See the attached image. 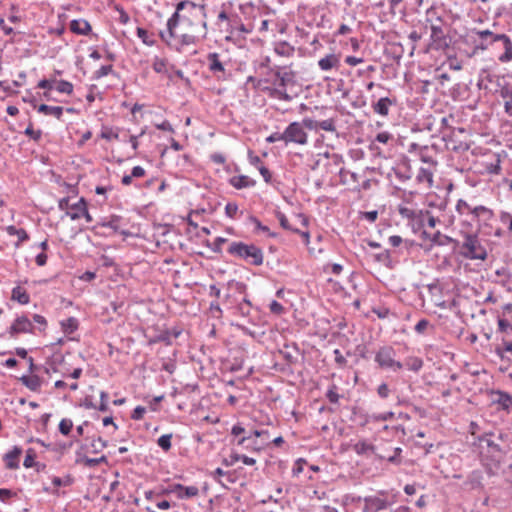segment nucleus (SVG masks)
Returning a JSON list of instances; mask_svg holds the SVG:
<instances>
[{
	"label": "nucleus",
	"instance_id": "nucleus-1",
	"mask_svg": "<svg viewBox=\"0 0 512 512\" xmlns=\"http://www.w3.org/2000/svg\"><path fill=\"white\" fill-rule=\"evenodd\" d=\"M182 11L189 12L197 22L195 26L199 34L203 37L207 34V21H206V9L203 4H196L191 1H181L177 4L176 10L173 15L167 21V33H160L161 38L170 45V39L174 37V29L177 27L180 20V13Z\"/></svg>",
	"mask_w": 512,
	"mask_h": 512
},
{
	"label": "nucleus",
	"instance_id": "nucleus-2",
	"mask_svg": "<svg viewBox=\"0 0 512 512\" xmlns=\"http://www.w3.org/2000/svg\"><path fill=\"white\" fill-rule=\"evenodd\" d=\"M228 253L254 266H260L264 261L263 251L259 247L241 241L232 242L229 245Z\"/></svg>",
	"mask_w": 512,
	"mask_h": 512
},
{
	"label": "nucleus",
	"instance_id": "nucleus-3",
	"mask_svg": "<svg viewBox=\"0 0 512 512\" xmlns=\"http://www.w3.org/2000/svg\"><path fill=\"white\" fill-rule=\"evenodd\" d=\"M461 255L470 260H485L487 251L481 244L478 235L475 233H465L464 241L461 245Z\"/></svg>",
	"mask_w": 512,
	"mask_h": 512
},
{
	"label": "nucleus",
	"instance_id": "nucleus-4",
	"mask_svg": "<svg viewBox=\"0 0 512 512\" xmlns=\"http://www.w3.org/2000/svg\"><path fill=\"white\" fill-rule=\"evenodd\" d=\"M455 209L460 216L470 217L473 221H487L493 216L492 210L488 207L483 205L472 206L463 199L457 201Z\"/></svg>",
	"mask_w": 512,
	"mask_h": 512
},
{
	"label": "nucleus",
	"instance_id": "nucleus-5",
	"mask_svg": "<svg viewBox=\"0 0 512 512\" xmlns=\"http://www.w3.org/2000/svg\"><path fill=\"white\" fill-rule=\"evenodd\" d=\"M375 362L383 369L396 372L403 368V364L395 360V350L390 346L381 347L376 355Z\"/></svg>",
	"mask_w": 512,
	"mask_h": 512
},
{
	"label": "nucleus",
	"instance_id": "nucleus-6",
	"mask_svg": "<svg viewBox=\"0 0 512 512\" xmlns=\"http://www.w3.org/2000/svg\"><path fill=\"white\" fill-rule=\"evenodd\" d=\"M285 145L297 144L306 145L308 143V134L300 122L294 121L290 123L284 130Z\"/></svg>",
	"mask_w": 512,
	"mask_h": 512
},
{
	"label": "nucleus",
	"instance_id": "nucleus-7",
	"mask_svg": "<svg viewBox=\"0 0 512 512\" xmlns=\"http://www.w3.org/2000/svg\"><path fill=\"white\" fill-rule=\"evenodd\" d=\"M500 163L501 160L498 153H488L476 165L479 167L478 171L481 174L498 175L501 172Z\"/></svg>",
	"mask_w": 512,
	"mask_h": 512
},
{
	"label": "nucleus",
	"instance_id": "nucleus-8",
	"mask_svg": "<svg viewBox=\"0 0 512 512\" xmlns=\"http://www.w3.org/2000/svg\"><path fill=\"white\" fill-rule=\"evenodd\" d=\"M390 503L379 495L367 496L363 499L362 512H384Z\"/></svg>",
	"mask_w": 512,
	"mask_h": 512
},
{
	"label": "nucleus",
	"instance_id": "nucleus-9",
	"mask_svg": "<svg viewBox=\"0 0 512 512\" xmlns=\"http://www.w3.org/2000/svg\"><path fill=\"white\" fill-rule=\"evenodd\" d=\"M33 325L32 322L24 315L18 316L9 329V334L11 337H16L18 334L22 333H32Z\"/></svg>",
	"mask_w": 512,
	"mask_h": 512
},
{
	"label": "nucleus",
	"instance_id": "nucleus-10",
	"mask_svg": "<svg viewBox=\"0 0 512 512\" xmlns=\"http://www.w3.org/2000/svg\"><path fill=\"white\" fill-rule=\"evenodd\" d=\"M494 41L500 42L504 50L502 54L498 56V60L501 63H509L512 61V40L506 34L496 35Z\"/></svg>",
	"mask_w": 512,
	"mask_h": 512
},
{
	"label": "nucleus",
	"instance_id": "nucleus-11",
	"mask_svg": "<svg viewBox=\"0 0 512 512\" xmlns=\"http://www.w3.org/2000/svg\"><path fill=\"white\" fill-rule=\"evenodd\" d=\"M172 492L176 493L180 499H188L197 496L199 490L196 486H183L181 484H173Z\"/></svg>",
	"mask_w": 512,
	"mask_h": 512
},
{
	"label": "nucleus",
	"instance_id": "nucleus-12",
	"mask_svg": "<svg viewBox=\"0 0 512 512\" xmlns=\"http://www.w3.org/2000/svg\"><path fill=\"white\" fill-rule=\"evenodd\" d=\"M340 65V58L334 53H330L318 61V66L322 71H329L333 68H338Z\"/></svg>",
	"mask_w": 512,
	"mask_h": 512
},
{
	"label": "nucleus",
	"instance_id": "nucleus-13",
	"mask_svg": "<svg viewBox=\"0 0 512 512\" xmlns=\"http://www.w3.org/2000/svg\"><path fill=\"white\" fill-rule=\"evenodd\" d=\"M91 25L85 19H74L70 22V30L78 35H88L91 32Z\"/></svg>",
	"mask_w": 512,
	"mask_h": 512
},
{
	"label": "nucleus",
	"instance_id": "nucleus-14",
	"mask_svg": "<svg viewBox=\"0 0 512 512\" xmlns=\"http://www.w3.org/2000/svg\"><path fill=\"white\" fill-rule=\"evenodd\" d=\"M416 181L419 184L425 185L426 188H431L433 186V171L429 168L421 167L416 175Z\"/></svg>",
	"mask_w": 512,
	"mask_h": 512
},
{
	"label": "nucleus",
	"instance_id": "nucleus-15",
	"mask_svg": "<svg viewBox=\"0 0 512 512\" xmlns=\"http://www.w3.org/2000/svg\"><path fill=\"white\" fill-rule=\"evenodd\" d=\"M394 104L388 97L380 98L376 103L372 105L373 111L381 116H387L389 114V108Z\"/></svg>",
	"mask_w": 512,
	"mask_h": 512
},
{
	"label": "nucleus",
	"instance_id": "nucleus-16",
	"mask_svg": "<svg viewBox=\"0 0 512 512\" xmlns=\"http://www.w3.org/2000/svg\"><path fill=\"white\" fill-rule=\"evenodd\" d=\"M87 208V204L83 198L79 199L76 203L72 204L70 206L71 211L67 212L66 214L72 219V220H78L82 218L83 213L85 212Z\"/></svg>",
	"mask_w": 512,
	"mask_h": 512
},
{
	"label": "nucleus",
	"instance_id": "nucleus-17",
	"mask_svg": "<svg viewBox=\"0 0 512 512\" xmlns=\"http://www.w3.org/2000/svg\"><path fill=\"white\" fill-rule=\"evenodd\" d=\"M207 61H208V68L212 73H214V74L224 73L225 68L219 59L218 53H216V52L209 53L207 55Z\"/></svg>",
	"mask_w": 512,
	"mask_h": 512
},
{
	"label": "nucleus",
	"instance_id": "nucleus-18",
	"mask_svg": "<svg viewBox=\"0 0 512 512\" xmlns=\"http://www.w3.org/2000/svg\"><path fill=\"white\" fill-rule=\"evenodd\" d=\"M500 96L504 99V110L512 116V85H505L500 89Z\"/></svg>",
	"mask_w": 512,
	"mask_h": 512
},
{
	"label": "nucleus",
	"instance_id": "nucleus-19",
	"mask_svg": "<svg viewBox=\"0 0 512 512\" xmlns=\"http://www.w3.org/2000/svg\"><path fill=\"white\" fill-rule=\"evenodd\" d=\"M230 184L236 189L253 187L256 182L246 175L234 176L230 179Z\"/></svg>",
	"mask_w": 512,
	"mask_h": 512
},
{
	"label": "nucleus",
	"instance_id": "nucleus-20",
	"mask_svg": "<svg viewBox=\"0 0 512 512\" xmlns=\"http://www.w3.org/2000/svg\"><path fill=\"white\" fill-rule=\"evenodd\" d=\"M22 453V449L15 446L11 451L5 455L6 466L10 469L19 467L18 458Z\"/></svg>",
	"mask_w": 512,
	"mask_h": 512
},
{
	"label": "nucleus",
	"instance_id": "nucleus-21",
	"mask_svg": "<svg viewBox=\"0 0 512 512\" xmlns=\"http://www.w3.org/2000/svg\"><path fill=\"white\" fill-rule=\"evenodd\" d=\"M237 445L243 446L245 449L253 452L261 450V445L257 442L256 439L252 438V435H247L239 438L237 440Z\"/></svg>",
	"mask_w": 512,
	"mask_h": 512
},
{
	"label": "nucleus",
	"instance_id": "nucleus-22",
	"mask_svg": "<svg viewBox=\"0 0 512 512\" xmlns=\"http://www.w3.org/2000/svg\"><path fill=\"white\" fill-rule=\"evenodd\" d=\"M279 86L287 87L289 84L294 82V73L291 71L282 70L280 68L275 72Z\"/></svg>",
	"mask_w": 512,
	"mask_h": 512
},
{
	"label": "nucleus",
	"instance_id": "nucleus-23",
	"mask_svg": "<svg viewBox=\"0 0 512 512\" xmlns=\"http://www.w3.org/2000/svg\"><path fill=\"white\" fill-rule=\"evenodd\" d=\"M11 299L13 301H17L18 303H20L22 305H26L30 302L29 294L21 286H16L12 289Z\"/></svg>",
	"mask_w": 512,
	"mask_h": 512
},
{
	"label": "nucleus",
	"instance_id": "nucleus-24",
	"mask_svg": "<svg viewBox=\"0 0 512 512\" xmlns=\"http://www.w3.org/2000/svg\"><path fill=\"white\" fill-rule=\"evenodd\" d=\"M274 52L281 57H292L295 49L285 41L277 42L274 46Z\"/></svg>",
	"mask_w": 512,
	"mask_h": 512
},
{
	"label": "nucleus",
	"instance_id": "nucleus-25",
	"mask_svg": "<svg viewBox=\"0 0 512 512\" xmlns=\"http://www.w3.org/2000/svg\"><path fill=\"white\" fill-rule=\"evenodd\" d=\"M37 110L39 113L44 115H51L57 119H60L63 115V107L61 106H49L46 104H41Z\"/></svg>",
	"mask_w": 512,
	"mask_h": 512
},
{
	"label": "nucleus",
	"instance_id": "nucleus-26",
	"mask_svg": "<svg viewBox=\"0 0 512 512\" xmlns=\"http://www.w3.org/2000/svg\"><path fill=\"white\" fill-rule=\"evenodd\" d=\"M61 328L65 334H72L78 329V320L75 317H69L60 322Z\"/></svg>",
	"mask_w": 512,
	"mask_h": 512
},
{
	"label": "nucleus",
	"instance_id": "nucleus-27",
	"mask_svg": "<svg viewBox=\"0 0 512 512\" xmlns=\"http://www.w3.org/2000/svg\"><path fill=\"white\" fill-rule=\"evenodd\" d=\"M20 381L31 391H38L41 387V381L38 376H22Z\"/></svg>",
	"mask_w": 512,
	"mask_h": 512
},
{
	"label": "nucleus",
	"instance_id": "nucleus-28",
	"mask_svg": "<svg viewBox=\"0 0 512 512\" xmlns=\"http://www.w3.org/2000/svg\"><path fill=\"white\" fill-rule=\"evenodd\" d=\"M270 96L287 102L292 100V96L287 93L286 88L279 85L270 89Z\"/></svg>",
	"mask_w": 512,
	"mask_h": 512
},
{
	"label": "nucleus",
	"instance_id": "nucleus-29",
	"mask_svg": "<svg viewBox=\"0 0 512 512\" xmlns=\"http://www.w3.org/2000/svg\"><path fill=\"white\" fill-rule=\"evenodd\" d=\"M496 398L494 399L504 409H509L512 406V396L506 392L498 391L495 393Z\"/></svg>",
	"mask_w": 512,
	"mask_h": 512
},
{
	"label": "nucleus",
	"instance_id": "nucleus-30",
	"mask_svg": "<svg viewBox=\"0 0 512 512\" xmlns=\"http://www.w3.org/2000/svg\"><path fill=\"white\" fill-rule=\"evenodd\" d=\"M152 68L156 73L159 74H168V62L166 59L160 57H154Z\"/></svg>",
	"mask_w": 512,
	"mask_h": 512
},
{
	"label": "nucleus",
	"instance_id": "nucleus-31",
	"mask_svg": "<svg viewBox=\"0 0 512 512\" xmlns=\"http://www.w3.org/2000/svg\"><path fill=\"white\" fill-rule=\"evenodd\" d=\"M405 366L411 371L418 372L423 367V360L419 357H408Z\"/></svg>",
	"mask_w": 512,
	"mask_h": 512
},
{
	"label": "nucleus",
	"instance_id": "nucleus-32",
	"mask_svg": "<svg viewBox=\"0 0 512 512\" xmlns=\"http://www.w3.org/2000/svg\"><path fill=\"white\" fill-rule=\"evenodd\" d=\"M499 220L501 224L507 228L508 232L512 236V214L507 211H501L499 213Z\"/></svg>",
	"mask_w": 512,
	"mask_h": 512
},
{
	"label": "nucleus",
	"instance_id": "nucleus-33",
	"mask_svg": "<svg viewBox=\"0 0 512 512\" xmlns=\"http://www.w3.org/2000/svg\"><path fill=\"white\" fill-rule=\"evenodd\" d=\"M9 235H16L18 237L19 242H24L28 240V234L24 229H18L15 226H8L6 228Z\"/></svg>",
	"mask_w": 512,
	"mask_h": 512
},
{
	"label": "nucleus",
	"instance_id": "nucleus-34",
	"mask_svg": "<svg viewBox=\"0 0 512 512\" xmlns=\"http://www.w3.org/2000/svg\"><path fill=\"white\" fill-rule=\"evenodd\" d=\"M398 212L402 216V218L412 220L417 217L418 212L414 209H411L404 205H399Z\"/></svg>",
	"mask_w": 512,
	"mask_h": 512
},
{
	"label": "nucleus",
	"instance_id": "nucleus-35",
	"mask_svg": "<svg viewBox=\"0 0 512 512\" xmlns=\"http://www.w3.org/2000/svg\"><path fill=\"white\" fill-rule=\"evenodd\" d=\"M431 39L434 42L440 41L444 37V32L440 24L431 25Z\"/></svg>",
	"mask_w": 512,
	"mask_h": 512
},
{
	"label": "nucleus",
	"instance_id": "nucleus-36",
	"mask_svg": "<svg viewBox=\"0 0 512 512\" xmlns=\"http://www.w3.org/2000/svg\"><path fill=\"white\" fill-rule=\"evenodd\" d=\"M432 242L438 245H445L455 242V240L449 236L442 235L439 231H437L432 238Z\"/></svg>",
	"mask_w": 512,
	"mask_h": 512
},
{
	"label": "nucleus",
	"instance_id": "nucleus-37",
	"mask_svg": "<svg viewBox=\"0 0 512 512\" xmlns=\"http://www.w3.org/2000/svg\"><path fill=\"white\" fill-rule=\"evenodd\" d=\"M171 439H172V434H164L158 438L157 444L164 451H168L171 448Z\"/></svg>",
	"mask_w": 512,
	"mask_h": 512
},
{
	"label": "nucleus",
	"instance_id": "nucleus-38",
	"mask_svg": "<svg viewBox=\"0 0 512 512\" xmlns=\"http://www.w3.org/2000/svg\"><path fill=\"white\" fill-rule=\"evenodd\" d=\"M318 129H322L324 131L328 132H335L336 131V125L335 120L330 118L323 121H319Z\"/></svg>",
	"mask_w": 512,
	"mask_h": 512
},
{
	"label": "nucleus",
	"instance_id": "nucleus-39",
	"mask_svg": "<svg viewBox=\"0 0 512 512\" xmlns=\"http://www.w3.org/2000/svg\"><path fill=\"white\" fill-rule=\"evenodd\" d=\"M23 465H24V467H26V468H31V467H33V466H35V465H36L37 467H39V466H40V464H39V463H36V462H35V453H34V451H33L32 449H29V450L27 451V454H26V457H25V459H24ZM37 469H38V470H40V468H37Z\"/></svg>",
	"mask_w": 512,
	"mask_h": 512
},
{
	"label": "nucleus",
	"instance_id": "nucleus-40",
	"mask_svg": "<svg viewBox=\"0 0 512 512\" xmlns=\"http://www.w3.org/2000/svg\"><path fill=\"white\" fill-rule=\"evenodd\" d=\"M56 90L60 93L71 94L73 92V85L69 81L61 80L57 83Z\"/></svg>",
	"mask_w": 512,
	"mask_h": 512
},
{
	"label": "nucleus",
	"instance_id": "nucleus-41",
	"mask_svg": "<svg viewBox=\"0 0 512 512\" xmlns=\"http://www.w3.org/2000/svg\"><path fill=\"white\" fill-rule=\"evenodd\" d=\"M73 482V479L70 475L65 476L64 478L54 476L52 478V483L55 487H61V486H69Z\"/></svg>",
	"mask_w": 512,
	"mask_h": 512
},
{
	"label": "nucleus",
	"instance_id": "nucleus-42",
	"mask_svg": "<svg viewBox=\"0 0 512 512\" xmlns=\"http://www.w3.org/2000/svg\"><path fill=\"white\" fill-rule=\"evenodd\" d=\"M137 36L148 46L154 45L155 41L149 36L147 30L144 28H137Z\"/></svg>",
	"mask_w": 512,
	"mask_h": 512
},
{
	"label": "nucleus",
	"instance_id": "nucleus-43",
	"mask_svg": "<svg viewBox=\"0 0 512 512\" xmlns=\"http://www.w3.org/2000/svg\"><path fill=\"white\" fill-rule=\"evenodd\" d=\"M200 37V35L196 34V33H185L181 36V44L182 45H191V44H195L198 40V38ZM201 37H203L201 35Z\"/></svg>",
	"mask_w": 512,
	"mask_h": 512
},
{
	"label": "nucleus",
	"instance_id": "nucleus-44",
	"mask_svg": "<svg viewBox=\"0 0 512 512\" xmlns=\"http://www.w3.org/2000/svg\"><path fill=\"white\" fill-rule=\"evenodd\" d=\"M72 427H73V422L70 419L64 418L59 423V431L63 435H68L71 432Z\"/></svg>",
	"mask_w": 512,
	"mask_h": 512
},
{
	"label": "nucleus",
	"instance_id": "nucleus-45",
	"mask_svg": "<svg viewBox=\"0 0 512 512\" xmlns=\"http://www.w3.org/2000/svg\"><path fill=\"white\" fill-rule=\"evenodd\" d=\"M113 70L112 65H103L97 71L94 72L93 78L98 80L104 76L110 74Z\"/></svg>",
	"mask_w": 512,
	"mask_h": 512
},
{
	"label": "nucleus",
	"instance_id": "nucleus-46",
	"mask_svg": "<svg viewBox=\"0 0 512 512\" xmlns=\"http://www.w3.org/2000/svg\"><path fill=\"white\" fill-rule=\"evenodd\" d=\"M326 397L329 400V402H331L333 404L338 403L340 396H339V394L337 392V387L335 385H332L328 389V391L326 393Z\"/></svg>",
	"mask_w": 512,
	"mask_h": 512
},
{
	"label": "nucleus",
	"instance_id": "nucleus-47",
	"mask_svg": "<svg viewBox=\"0 0 512 512\" xmlns=\"http://www.w3.org/2000/svg\"><path fill=\"white\" fill-rule=\"evenodd\" d=\"M476 35L482 39V40H486V39H490V43H496V41H494V38L497 34L493 33L492 31L488 30V29H485V30H477L476 32Z\"/></svg>",
	"mask_w": 512,
	"mask_h": 512
},
{
	"label": "nucleus",
	"instance_id": "nucleus-48",
	"mask_svg": "<svg viewBox=\"0 0 512 512\" xmlns=\"http://www.w3.org/2000/svg\"><path fill=\"white\" fill-rule=\"evenodd\" d=\"M107 446V442L103 440L101 437L93 439L91 442V447L94 452H100Z\"/></svg>",
	"mask_w": 512,
	"mask_h": 512
},
{
	"label": "nucleus",
	"instance_id": "nucleus-49",
	"mask_svg": "<svg viewBox=\"0 0 512 512\" xmlns=\"http://www.w3.org/2000/svg\"><path fill=\"white\" fill-rule=\"evenodd\" d=\"M83 462H84V464L87 467H95V466L99 465L102 462H106V457L105 456H101L100 458L84 457L83 458Z\"/></svg>",
	"mask_w": 512,
	"mask_h": 512
},
{
	"label": "nucleus",
	"instance_id": "nucleus-50",
	"mask_svg": "<svg viewBox=\"0 0 512 512\" xmlns=\"http://www.w3.org/2000/svg\"><path fill=\"white\" fill-rule=\"evenodd\" d=\"M108 394L104 391L100 392V404L97 406V409L102 412H106L108 410Z\"/></svg>",
	"mask_w": 512,
	"mask_h": 512
},
{
	"label": "nucleus",
	"instance_id": "nucleus-51",
	"mask_svg": "<svg viewBox=\"0 0 512 512\" xmlns=\"http://www.w3.org/2000/svg\"><path fill=\"white\" fill-rule=\"evenodd\" d=\"M238 212V205L236 203H227L225 206V213L230 218H235Z\"/></svg>",
	"mask_w": 512,
	"mask_h": 512
},
{
	"label": "nucleus",
	"instance_id": "nucleus-52",
	"mask_svg": "<svg viewBox=\"0 0 512 512\" xmlns=\"http://www.w3.org/2000/svg\"><path fill=\"white\" fill-rule=\"evenodd\" d=\"M303 125V128H307L309 130H317L319 121H316L312 118H304L302 122H300Z\"/></svg>",
	"mask_w": 512,
	"mask_h": 512
},
{
	"label": "nucleus",
	"instance_id": "nucleus-53",
	"mask_svg": "<svg viewBox=\"0 0 512 512\" xmlns=\"http://www.w3.org/2000/svg\"><path fill=\"white\" fill-rule=\"evenodd\" d=\"M233 458L235 461H242L245 465L252 466L256 463V460L252 457H248L246 455L233 454Z\"/></svg>",
	"mask_w": 512,
	"mask_h": 512
},
{
	"label": "nucleus",
	"instance_id": "nucleus-54",
	"mask_svg": "<svg viewBox=\"0 0 512 512\" xmlns=\"http://www.w3.org/2000/svg\"><path fill=\"white\" fill-rule=\"evenodd\" d=\"M430 322L427 319H421L416 325H415V331L418 334H423L427 330L428 327H430Z\"/></svg>",
	"mask_w": 512,
	"mask_h": 512
},
{
	"label": "nucleus",
	"instance_id": "nucleus-55",
	"mask_svg": "<svg viewBox=\"0 0 512 512\" xmlns=\"http://www.w3.org/2000/svg\"><path fill=\"white\" fill-rule=\"evenodd\" d=\"M101 137L106 140H118L119 134L113 129H105L102 131Z\"/></svg>",
	"mask_w": 512,
	"mask_h": 512
},
{
	"label": "nucleus",
	"instance_id": "nucleus-56",
	"mask_svg": "<svg viewBox=\"0 0 512 512\" xmlns=\"http://www.w3.org/2000/svg\"><path fill=\"white\" fill-rule=\"evenodd\" d=\"M278 141H283L285 143L284 131L282 133L274 132L266 138V142L268 143H274Z\"/></svg>",
	"mask_w": 512,
	"mask_h": 512
},
{
	"label": "nucleus",
	"instance_id": "nucleus-57",
	"mask_svg": "<svg viewBox=\"0 0 512 512\" xmlns=\"http://www.w3.org/2000/svg\"><path fill=\"white\" fill-rule=\"evenodd\" d=\"M269 309L272 313L274 314H277V315H280L283 313L284 311V307L282 306V304H280L279 302H277L276 300H273L270 305H269Z\"/></svg>",
	"mask_w": 512,
	"mask_h": 512
},
{
	"label": "nucleus",
	"instance_id": "nucleus-58",
	"mask_svg": "<svg viewBox=\"0 0 512 512\" xmlns=\"http://www.w3.org/2000/svg\"><path fill=\"white\" fill-rule=\"evenodd\" d=\"M391 138H392V135L389 132L384 131V132L378 133L376 135L375 140L379 143L387 144Z\"/></svg>",
	"mask_w": 512,
	"mask_h": 512
},
{
	"label": "nucleus",
	"instance_id": "nucleus-59",
	"mask_svg": "<svg viewBox=\"0 0 512 512\" xmlns=\"http://www.w3.org/2000/svg\"><path fill=\"white\" fill-rule=\"evenodd\" d=\"M277 219L280 223V225L287 230H293L291 226L289 225V221L287 217L282 212H277Z\"/></svg>",
	"mask_w": 512,
	"mask_h": 512
},
{
	"label": "nucleus",
	"instance_id": "nucleus-60",
	"mask_svg": "<svg viewBox=\"0 0 512 512\" xmlns=\"http://www.w3.org/2000/svg\"><path fill=\"white\" fill-rule=\"evenodd\" d=\"M146 412V409L143 406H137L133 412H132V419L134 420H140L143 418L144 414Z\"/></svg>",
	"mask_w": 512,
	"mask_h": 512
},
{
	"label": "nucleus",
	"instance_id": "nucleus-61",
	"mask_svg": "<svg viewBox=\"0 0 512 512\" xmlns=\"http://www.w3.org/2000/svg\"><path fill=\"white\" fill-rule=\"evenodd\" d=\"M394 417V412L389 411L385 413H380L378 415H374L373 418L376 421H388L391 420Z\"/></svg>",
	"mask_w": 512,
	"mask_h": 512
},
{
	"label": "nucleus",
	"instance_id": "nucleus-62",
	"mask_svg": "<svg viewBox=\"0 0 512 512\" xmlns=\"http://www.w3.org/2000/svg\"><path fill=\"white\" fill-rule=\"evenodd\" d=\"M155 127L159 130H163V131H168V132H171L173 133L174 132V129L172 127V125L170 124L169 121L165 120L159 124H155Z\"/></svg>",
	"mask_w": 512,
	"mask_h": 512
},
{
	"label": "nucleus",
	"instance_id": "nucleus-63",
	"mask_svg": "<svg viewBox=\"0 0 512 512\" xmlns=\"http://www.w3.org/2000/svg\"><path fill=\"white\" fill-rule=\"evenodd\" d=\"M377 393L381 398H387L390 393V390H389L387 384H385V383L381 384L377 389Z\"/></svg>",
	"mask_w": 512,
	"mask_h": 512
},
{
	"label": "nucleus",
	"instance_id": "nucleus-64",
	"mask_svg": "<svg viewBox=\"0 0 512 512\" xmlns=\"http://www.w3.org/2000/svg\"><path fill=\"white\" fill-rule=\"evenodd\" d=\"M402 241V237L399 235H392L388 238V243L393 247L400 246Z\"/></svg>",
	"mask_w": 512,
	"mask_h": 512
}]
</instances>
